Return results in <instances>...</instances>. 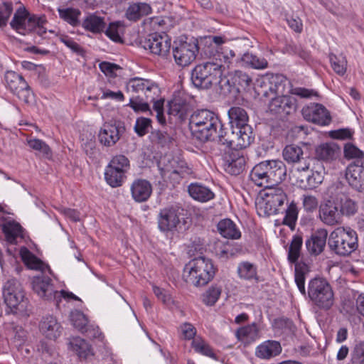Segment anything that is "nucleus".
<instances>
[{
    "mask_svg": "<svg viewBox=\"0 0 364 364\" xmlns=\"http://www.w3.org/2000/svg\"><path fill=\"white\" fill-rule=\"evenodd\" d=\"M188 121L192 135L200 142L213 141L218 138L217 145H232V141L226 138L223 124L215 112L208 109H196L190 115Z\"/></svg>",
    "mask_w": 364,
    "mask_h": 364,
    "instance_id": "f257e3e1",
    "label": "nucleus"
},
{
    "mask_svg": "<svg viewBox=\"0 0 364 364\" xmlns=\"http://www.w3.org/2000/svg\"><path fill=\"white\" fill-rule=\"evenodd\" d=\"M287 176V168L280 160H267L256 164L250 173V178L259 187L269 188L281 183Z\"/></svg>",
    "mask_w": 364,
    "mask_h": 364,
    "instance_id": "f03ea898",
    "label": "nucleus"
},
{
    "mask_svg": "<svg viewBox=\"0 0 364 364\" xmlns=\"http://www.w3.org/2000/svg\"><path fill=\"white\" fill-rule=\"evenodd\" d=\"M312 306L321 311H329L335 303V295L330 283L323 277H315L309 280L306 294Z\"/></svg>",
    "mask_w": 364,
    "mask_h": 364,
    "instance_id": "7ed1b4c3",
    "label": "nucleus"
},
{
    "mask_svg": "<svg viewBox=\"0 0 364 364\" xmlns=\"http://www.w3.org/2000/svg\"><path fill=\"white\" fill-rule=\"evenodd\" d=\"M215 274V268L210 259L198 257L190 261L184 268L183 277L188 284L203 287L210 282Z\"/></svg>",
    "mask_w": 364,
    "mask_h": 364,
    "instance_id": "20e7f679",
    "label": "nucleus"
},
{
    "mask_svg": "<svg viewBox=\"0 0 364 364\" xmlns=\"http://www.w3.org/2000/svg\"><path fill=\"white\" fill-rule=\"evenodd\" d=\"M3 296L6 305L10 310L9 313L22 316L29 315V301L16 279H9L4 284Z\"/></svg>",
    "mask_w": 364,
    "mask_h": 364,
    "instance_id": "39448f33",
    "label": "nucleus"
},
{
    "mask_svg": "<svg viewBox=\"0 0 364 364\" xmlns=\"http://www.w3.org/2000/svg\"><path fill=\"white\" fill-rule=\"evenodd\" d=\"M303 245V238L300 235L292 237L288 250L287 259L290 264H294V280L299 291L302 295L306 294L305 280L310 272V267L305 262L299 261Z\"/></svg>",
    "mask_w": 364,
    "mask_h": 364,
    "instance_id": "423d86ee",
    "label": "nucleus"
},
{
    "mask_svg": "<svg viewBox=\"0 0 364 364\" xmlns=\"http://www.w3.org/2000/svg\"><path fill=\"white\" fill-rule=\"evenodd\" d=\"M328 247L333 252L340 256L349 255L358 248V237L350 228H336L328 237Z\"/></svg>",
    "mask_w": 364,
    "mask_h": 364,
    "instance_id": "0eeeda50",
    "label": "nucleus"
},
{
    "mask_svg": "<svg viewBox=\"0 0 364 364\" xmlns=\"http://www.w3.org/2000/svg\"><path fill=\"white\" fill-rule=\"evenodd\" d=\"M223 75L222 65L217 62L208 61L197 65L191 72V82L198 88L208 89L220 82Z\"/></svg>",
    "mask_w": 364,
    "mask_h": 364,
    "instance_id": "6e6552de",
    "label": "nucleus"
},
{
    "mask_svg": "<svg viewBox=\"0 0 364 364\" xmlns=\"http://www.w3.org/2000/svg\"><path fill=\"white\" fill-rule=\"evenodd\" d=\"M264 193L257 204L259 215L269 216L278 214L287 201V196L281 187L264 188Z\"/></svg>",
    "mask_w": 364,
    "mask_h": 364,
    "instance_id": "1a4fd4ad",
    "label": "nucleus"
},
{
    "mask_svg": "<svg viewBox=\"0 0 364 364\" xmlns=\"http://www.w3.org/2000/svg\"><path fill=\"white\" fill-rule=\"evenodd\" d=\"M222 156L223 167L225 171L233 176H238L245 168L246 159L242 152L233 149L232 145H217Z\"/></svg>",
    "mask_w": 364,
    "mask_h": 364,
    "instance_id": "9d476101",
    "label": "nucleus"
},
{
    "mask_svg": "<svg viewBox=\"0 0 364 364\" xmlns=\"http://www.w3.org/2000/svg\"><path fill=\"white\" fill-rule=\"evenodd\" d=\"M198 43L193 38L179 40L175 42L173 48V55L176 63L182 67L190 65L196 58L198 53Z\"/></svg>",
    "mask_w": 364,
    "mask_h": 364,
    "instance_id": "9b49d317",
    "label": "nucleus"
},
{
    "mask_svg": "<svg viewBox=\"0 0 364 364\" xmlns=\"http://www.w3.org/2000/svg\"><path fill=\"white\" fill-rule=\"evenodd\" d=\"M5 81L9 90L25 102H28L31 90L27 82L22 75L14 71H7L5 74Z\"/></svg>",
    "mask_w": 364,
    "mask_h": 364,
    "instance_id": "f8f14e48",
    "label": "nucleus"
},
{
    "mask_svg": "<svg viewBox=\"0 0 364 364\" xmlns=\"http://www.w3.org/2000/svg\"><path fill=\"white\" fill-rule=\"evenodd\" d=\"M303 117L308 122L320 126H326L331 122L328 110L321 104L310 103L301 109Z\"/></svg>",
    "mask_w": 364,
    "mask_h": 364,
    "instance_id": "ddd939ff",
    "label": "nucleus"
},
{
    "mask_svg": "<svg viewBox=\"0 0 364 364\" xmlns=\"http://www.w3.org/2000/svg\"><path fill=\"white\" fill-rule=\"evenodd\" d=\"M143 48L151 53L161 57H166L171 48V38L167 35H160L156 33L149 34L143 41Z\"/></svg>",
    "mask_w": 364,
    "mask_h": 364,
    "instance_id": "4468645a",
    "label": "nucleus"
},
{
    "mask_svg": "<svg viewBox=\"0 0 364 364\" xmlns=\"http://www.w3.org/2000/svg\"><path fill=\"white\" fill-rule=\"evenodd\" d=\"M181 209L176 206L161 209L158 216V227L161 232H173L181 223Z\"/></svg>",
    "mask_w": 364,
    "mask_h": 364,
    "instance_id": "2eb2a0df",
    "label": "nucleus"
},
{
    "mask_svg": "<svg viewBox=\"0 0 364 364\" xmlns=\"http://www.w3.org/2000/svg\"><path fill=\"white\" fill-rule=\"evenodd\" d=\"M125 131L124 126L119 122H105L100 130V142L105 146H114Z\"/></svg>",
    "mask_w": 364,
    "mask_h": 364,
    "instance_id": "dca6fc26",
    "label": "nucleus"
},
{
    "mask_svg": "<svg viewBox=\"0 0 364 364\" xmlns=\"http://www.w3.org/2000/svg\"><path fill=\"white\" fill-rule=\"evenodd\" d=\"M272 97L269 104V112L277 118L284 119L296 109V104L290 97L282 95Z\"/></svg>",
    "mask_w": 364,
    "mask_h": 364,
    "instance_id": "f3484780",
    "label": "nucleus"
},
{
    "mask_svg": "<svg viewBox=\"0 0 364 364\" xmlns=\"http://www.w3.org/2000/svg\"><path fill=\"white\" fill-rule=\"evenodd\" d=\"M286 81V77L282 74L272 75L267 82L264 79L257 81V83H260V89L257 90V92L265 97L283 94Z\"/></svg>",
    "mask_w": 364,
    "mask_h": 364,
    "instance_id": "a211bd4d",
    "label": "nucleus"
},
{
    "mask_svg": "<svg viewBox=\"0 0 364 364\" xmlns=\"http://www.w3.org/2000/svg\"><path fill=\"white\" fill-rule=\"evenodd\" d=\"M32 288L35 293L46 301H53L55 299L56 289L53 280L48 276L41 274L32 279Z\"/></svg>",
    "mask_w": 364,
    "mask_h": 364,
    "instance_id": "6ab92c4d",
    "label": "nucleus"
},
{
    "mask_svg": "<svg viewBox=\"0 0 364 364\" xmlns=\"http://www.w3.org/2000/svg\"><path fill=\"white\" fill-rule=\"evenodd\" d=\"M168 106L170 114L176 116L181 120H183L191 109V99L184 92L178 91L173 94Z\"/></svg>",
    "mask_w": 364,
    "mask_h": 364,
    "instance_id": "aec40b11",
    "label": "nucleus"
},
{
    "mask_svg": "<svg viewBox=\"0 0 364 364\" xmlns=\"http://www.w3.org/2000/svg\"><path fill=\"white\" fill-rule=\"evenodd\" d=\"M346 178L355 189L364 188V163L363 159H355L347 167Z\"/></svg>",
    "mask_w": 364,
    "mask_h": 364,
    "instance_id": "412c9836",
    "label": "nucleus"
},
{
    "mask_svg": "<svg viewBox=\"0 0 364 364\" xmlns=\"http://www.w3.org/2000/svg\"><path fill=\"white\" fill-rule=\"evenodd\" d=\"M319 218L327 225L333 226L342 222V216L333 200H328L320 206Z\"/></svg>",
    "mask_w": 364,
    "mask_h": 364,
    "instance_id": "4be33fe9",
    "label": "nucleus"
},
{
    "mask_svg": "<svg viewBox=\"0 0 364 364\" xmlns=\"http://www.w3.org/2000/svg\"><path fill=\"white\" fill-rule=\"evenodd\" d=\"M327 237L328 231L326 229H318L305 242L307 252L313 256L319 255L324 250Z\"/></svg>",
    "mask_w": 364,
    "mask_h": 364,
    "instance_id": "5701e85b",
    "label": "nucleus"
},
{
    "mask_svg": "<svg viewBox=\"0 0 364 364\" xmlns=\"http://www.w3.org/2000/svg\"><path fill=\"white\" fill-rule=\"evenodd\" d=\"M341 152L340 147L333 142H326L316 146L314 159L325 163H331L337 159Z\"/></svg>",
    "mask_w": 364,
    "mask_h": 364,
    "instance_id": "b1692460",
    "label": "nucleus"
},
{
    "mask_svg": "<svg viewBox=\"0 0 364 364\" xmlns=\"http://www.w3.org/2000/svg\"><path fill=\"white\" fill-rule=\"evenodd\" d=\"M130 191L134 201L142 203L146 201L150 198L152 193V186L149 181L138 178L132 182Z\"/></svg>",
    "mask_w": 364,
    "mask_h": 364,
    "instance_id": "393cba45",
    "label": "nucleus"
},
{
    "mask_svg": "<svg viewBox=\"0 0 364 364\" xmlns=\"http://www.w3.org/2000/svg\"><path fill=\"white\" fill-rule=\"evenodd\" d=\"M40 331L48 339L55 340L62 332V326L55 317L48 315L43 316L40 325Z\"/></svg>",
    "mask_w": 364,
    "mask_h": 364,
    "instance_id": "a878e982",
    "label": "nucleus"
},
{
    "mask_svg": "<svg viewBox=\"0 0 364 364\" xmlns=\"http://www.w3.org/2000/svg\"><path fill=\"white\" fill-rule=\"evenodd\" d=\"M261 328L256 322L245 326L239 328L236 332L235 336L238 341L243 343L245 345H249L260 338Z\"/></svg>",
    "mask_w": 364,
    "mask_h": 364,
    "instance_id": "bb28decb",
    "label": "nucleus"
},
{
    "mask_svg": "<svg viewBox=\"0 0 364 364\" xmlns=\"http://www.w3.org/2000/svg\"><path fill=\"white\" fill-rule=\"evenodd\" d=\"M282 352L279 342L268 340L259 344L255 350V355L261 359L268 360L278 355Z\"/></svg>",
    "mask_w": 364,
    "mask_h": 364,
    "instance_id": "cd10ccee",
    "label": "nucleus"
},
{
    "mask_svg": "<svg viewBox=\"0 0 364 364\" xmlns=\"http://www.w3.org/2000/svg\"><path fill=\"white\" fill-rule=\"evenodd\" d=\"M127 172L115 168L113 164H107L105 169V179L112 188H118L123 185L127 178Z\"/></svg>",
    "mask_w": 364,
    "mask_h": 364,
    "instance_id": "c85d7f7f",
    "label": "nucleus"
},
{
    "mask_svg": "<svg viewBox=\"0 0 364 364\" xmlns=\"http://www.w3.org/2000/svg\"><path fill=\"white\" fill-rule=\"evenodd\" d=\"M236 129L237 131L236 132L235 139H230L229 136L227 137L232 141V147L235 146L240 149H245L249 146L255 139L252 127L249 124H246Z\"/></svg>",
    "mask_w": 364,
    "mask_h": 364,
    "instance_id": "c756f323",
    "label": "nucleus"
},
{
    "mask_svg": "<svg viewBox=\"0 0 364 364\" xmlns=\"http://www.w3.org/2000/svg\"><path fill=\"white\" fill-rule=\"evenodd\" d=\"M189 196L195 200L205 203L214 198V193L200 183H191L188 186Z\"/></svg>",
    "mask_w": 364,
    "mask_h": 364,
    "instance_id": "7c9ffc66",
    "label": "nucleus"
},
{
    "mask_svg": "<svg viewBox=\"0 0 364 364\" xmlns=\"http://www.w3.org/2000/svg\"><path fill=\"white\" fill-rule=\"evenodd\" d=\"M1 230L6 240L10 244H16L17 238L23 237V228L15 220H9L2 224Z\"/></svg>",
    "mask_w": 364,
    "mask_h": 364,
    "instance_id": "2f4dec72",
    "label": "nucleus"
},
{
    "mask_svg": "<svg viewBox=\"0 0 364 364\" xmlns=\"http://www.w3.org/2000/svg\"><path fill=\"white\" fill-rule=\"evenodd\" d=\"M21 257L23 262L29 269L39 270L42 273L48 271L50 275L53 274L50 266L44 263L29 250L26 249L25 252L22 253Z\"/></svg>",
    "mask_w": 364,
    "mask_h": 364,
    "instance_id": "473e14b6",
    "label": "nucleus"
},
{
    "mask_svg": "<svg viewBox=\"0 0 364 364\" xmlns=\"http://www.w3.org/2000/svg\"><path fill=\"white\" fill-rule=\"evenodd\" d=\"M217 228L220 234L225 238L237 240L241 237V232L230 219L226 218L220 220L218 223Z\"/></svg>",
    "mask_w": 364,
    "mask_h": 364,
    "instance_id": "72a5a7b5",
    "label": "nucleus"
},
{
    "mask_svg": "<svg viewBox=\"0 0 364 364\" xmlns=\"http://www.w3.org/2000/svg\"><path fill=\"white\" fill-rule=\"evenodd\" d=\"M334 201L336 202L342 217L343 215H353L358 210V205L356 202L344 194L337 196Z\"/></svg>",
    "mask_w": 364,
    "mask_h": 364,
    "instance_id": "f704fd0d",
    "label": "nucleus"
},
{
    "mask_svg": "<svg viewBox=\"0 0 364 364\" xmlns=\"http://www.w3.org/2000/svg\"><path fill=\"white\" fill-rule=\"evenodd\" d=\"M151 13V8L146 3H134L130 4L126 11L127 19L136 21L141 17Z\"/></svg>",
    "mask_w": 364,
    "mask_h": 364,
    "instance_id": "c9c22d12",
    "label": "nucleus"
},
{
    "mask_svg": "<svg viewBox=\"0 0 364 364\" xmlns=\"http://www.w3.org/2000/svg\"><path fill=\"white\" fill-rule=\"evenodd\" d=\"M230 123L232 127L236 128L248 124L249 117L246 110L238 106H234L228 112Z\"/></svg>",
    "mask_w": 364,
    "mask_h": 364,
    "instance_id": "e433bc0d",
    "label": "nucleus"
},
{
    "mask_svg": "<svg viewBox=\"0 0 364 364\" xmlns=\"http://www.w3.org/2000/svg\"><path fill=\"white\" fill-rule=\"evenodd\" d=\"M28 17V13L24 7L18 8L10 22L11 27L18 33L26 35V23Z\"/></svg>",
    "mask_w": 364,
    "mask_h": 364,
    "instance_id": "4c0bfd02",
    "label": "nucleus"
},
{
    "mask_svg": "<svg viewBox=\"0 0 364 364\" xmlns=\"http://www.w3.org/2000/svg\"><path fill=\"white\" fill-rule=\"evenodd\" d=\"M191 347L196 353L218 360V356L214 353L213 348L200 336H197L191 342Z\"/></svg>",
    "mask_w": 364,
    "mask_h": 364,
    "instance_id": "58836bf2",
    "label": "nucleus"
},
{
    "mask_svg": "<svg viewBox=\"0 0 364 364\" xmlns=\"http://www.w3.org/2000/svg\"><path fill=\"white\" fill-rule=\"evenodd\" d=\"M230 80L239 92L247 89L252 82V77L242 70L234 71L230 75Z\"/></svg>",
    "mask_w": 364,
    "mask_h": 364,
    "instance_id": "ea45409f",
    "label": "nucleus"
},
{
    "mask_svg": "<svg viewBox=\"0 0 364 364\" xmlns=\"http://www.w3.org/2000/svg\"><path fill=\"white\" fill-rule=\"evenodd\" d=\"M82 26L85 30L92 33H100L105 30L106 23L104 18L92 14L86 17L82 23Z\"/></svg>",
    "mask_w": 364,
    "mask_h": 364,
    "instance_id": "a19ab883",
    "label": "nucleus"
},
{
    "mask_svg": "<svg viewBox=\"0 0 364 364\" xmlns=\"http://www.w3.org/2000/svg\"><path fill=\"white\" fill-rule=\"evenodd\" d=\"M237 272L238 277L245 280L255 279L257 282L259 280L257 276V267L247 261L242 262L239 263Z\"/></svg>",
    "mask_w": 364,
    "mask_h": 364,
    "instance_id": "79ce46f5",
    "label": "nucleus"
},
{
    "mask_svg": "<svg viewBox=\"0 0 364 364\" xmlns=\"http://www.w3.org/2000/svg\"><path fill=\"white\" fill-rule=\"evenodd\" d=\"M71 349L82 358H87L92 355L91 346L85 339L80 337L74 338L70 342Z\"/></svg>",
    "mask_w": 364,
    "mask_h": 364,
    "instance_id": "37998d69",
    "label": "nucleus"
},
{
    "mask_svg": "<svg viewBox=\"0 0 364 364\" xmlns=\"http://www.w3.org/2000/svg\"><path fill=\"white\" fill-rule=\"evenodd\" d=\"M241 60L247 66L256 70H263L268 67V62L264 57L249 52L242 55Z\"/></svg>",
    "mask_w": 364,
    "mask_h": 364,
    "instance_id": "c03bdc74",
    "label": "nucleus"
},
{
    "mask_svg": "<svg viewBox=\"0 0 364 364\" xmlns=\"http://www.w3.org/2000/svg\"><path fill=\"white\" fill-rule=\"evenodd\" d=\"M303 155L302 149L296 145H288L283 150V157L288 163L300 164L304 159Z\"/></svg>",
    "mask_w": 364,
    "mask_h": 364,
    "instance_id": "a18cd8bd",
    "label": "nucleus"
},
{
    "mask_svg": "<svg viewBox=\"0 0 364 364\" xmlns=\"http://www.w3.org/2000/svg\"><path fill=\"white\" fill-rule=\"evenodd\" d=\"M160 88L158 84L152 80L145 79L143 92H141L142 97L146 101L154 100L160 95Z\"/></svg>",
    "mask_w": 364,
    "mask_h": 364,
    "instance_id": "49530a36",
    "label": "nucleus"
},
{
    "mask_svg": "<svg viewBox=\"0 0 364 364\" xmlns=\"http://www.w3.org/2000/svg\"><path fill=\"white\" fill-rule=\"evenodd\" d=\"M28 146L38 151L42 157L50 159L52 156V151L50 146L43 140L33 138L27 140Z\"/></svg>",
    "mask_w": 364,
    "mask_h": 364,
    "instance_id": "de8ad7c7",
    "label": "nucleus"
},
{
    "mask_svg": "<svg viewBox=\"0 0 364 364\" xmlns=\"http://www.w3.org/2000/svg\"><path fill=\"white\" fill-rule=\"evenodd\" d=\"M329 60L332 69L336 74L341 76L345 75L347 70L348 62L346 58L344 55H337L333 53H330Z\"/></svg>",
    "mask_w": 364,
    "mask_h": 364,
    "instance_id": "09e8293b",
    "label": "nucleus"
},
{
    "mask_svg": "<svg viewBox=\"0 0 364 364\" xmlns=\"http://www.w3.org/2000/svg\"><path fill=\"white\" fill-rule=\"evenodd\" d=\"M217 50V56L216 60H219L220 63L218 64L222 65V68H229L231 64L235 60V53L232 49L228 47H221Z\"/></svg>",
    "mask_w": 364,
    "mask_h": 364,
    "instance_id": "8fccbe9b",
    "label": "nucleus"
},
{
    "mask_svg": "<svg viewBox=\"0 0 364 364\" xmlns=\"http://www.w3.org/2000/svg\"><path fill=\"white\" fill-rule=\"evenodd\" d=\"M222 293V288L217 285H212L202 295V301L206 306H213L219 299Z\"/></svg>",
    "mask_w": 364,
    "mask_h": 364,
    "instance_id": "3c124183",
    "label": "nucleus"
},
{
    "mask_svg": "<svg viewBox=\"0 0 364 364\" xmlns=\"http://www.w3.org/2000/svg\"><path fill=\"white\" fill-rule=\"evenodd\" d=\"M144 81V78L137 77L129 79L126 85L127 92L132 96L142 97L141 92H143Z\"/></svg>",
    "mask_w": 364,
    "mask_h": 364,
    "instance_id": "603ef678",
    "label": "nucleus"
},
{
    "mask_svg": "<svg viewBox=\"0 0 364 364\" xmlns=\"http://www.w3.org/2000/svg\"><path fill=\"white\" fill-rule=\"evenodd\" d=\"M70 318L73 326L81 332H84V330L89 324L87 317L79 310L71 311Z\"/></svg>",
    "mask_w": 364,
    "mask_h": 364,
    "instance_id": "864d4df0",
    "label": "nucleus"
},
{
    "mask_svg": "<svg viewBox=\"0 0 364 364\" xmlns=\"http://www.w3.org/2000/svg\"><path fill=\"white\" fill-rule=\"evenodd\" d=\"M325 168L320 166L317 170L312 169L311 175L307 177V188L314 189L318 187L323 181Z\"/></svg>",
    "mask_w": 364,
    "mask_h": 364,
    "instance_id": "5fc2aeb1",
    "label": "nucleus"
},
{
    "mask_svg": "<svg viewBox=\"0 0 364 364\" xmlns=\"http://www.w3.org/2000/svg\"><path fill=\"white\" fill-rule=\"evenodd\" d=\"M282 213L285 211V216L284 218L283 223L289 227L294 226L298 217V209L296 203L292 200L288 205L287 209L282 208Z\"/></svg>",
    "mask_w": 364,
    "mask_h": 364,
    "instance_id": "6e6d98bb",
    "label": "nucleus"
},
{
    "mask_svg": "<svg viewBox=\"0 0 364 364\" xmlns=\"http://www.w3.org/2000/svg\"><path fill=\"white\" fill-rule=\"evenodd\" d=\"M197 330L191 323L185 322L180 325L178 328V336L182 340L191 341L196 337Z\"/></svg>",
    "mask_w": 364,
    "mask_h": 364,
    "instance_id": "4d7b16f0",
    "label": "nucleus"
},
{
    "mask_svg": "<svg viewBox=\"0 0 364 364\" xmlns=\"http://www.w3.org/2000/svg\"><path fill=\"white\" fill-rule=\"evenodd\" d=\"M57 36H58L60 41L65 44L73 53L80 56L85 55V52L84 49L72 38L65 34H57Z\"/></svg>",
    "mask_w": 364,
    "mask_h": 364,
    "instance_id": "13d9d810",
    "label": "nucleus"
},
{
    "mask_svg": "<svg viewBox=\"0 0 364 364\" xmlns=\"http://www.w3.org/2000/svg\"><path fill=\"white\" fill-rule=\"evenodd\" d=\"M144 100L145 98L144 97L132 96L127 105L132 107L136 113L145 112L147 111L151 113L149 105L147 102H145Z\"/></svg>",
    "mask_w": 364,
    "mask_h": 364,
    "instance_id": "bf43d9fd",
    "label": "nucleus"
},
{
    "mask_svg": "<svg viewBox=\"0 0 364 364\" xmlns=\"http://www.w3.org/2000/svg\"><path fill=\"white\" fill-rule=\"evenodd\" d=\"M123 29L120 22L110 23L108 28L105 31V34L113 41L116 43H122V39L120 33Z\"/></svg>",
    "mask_w": 364,
    "mask_h": 364,
    "instance_id": "052dcab7",
    "label": "nucleus"
},
{
    "mask_svg": "<svg viewBox=\"0 0 364 364\" xmlns=\"http://www.w3.org/2000/svg\"><path fill=\"white\" fill-rule=\"evenodd\" d=\"M59 14L61 18L72 26H77L79 23L78 16L80 12L78 10L68 8L59 10Z\"/></svg>",
    "mask_w": 364,
    "mask_h": 364,
    "instance_id": "680f3d73",
    "label": "nucleus"
},
{
    "mask_svg": "<svg viewBox=\"0 0 364 364\" xmlns=\"http://www.w3.org/2000/svg\"><path fill=\"white\" fill-rule=\"evenodd\" d=\"M151 119L143 117H138L134 125V131L139 136H143L149 132L151 127Z\"/></svg>",
    "mask_w": 364,
    "mask_h": 364,
    "instance_id": "e2e57ef3",
    "label": "nucleus"
},
{
    "mask_svg": "<svg viewBox=\"0 0 364 364\" xmlns=\"http://www.w3.org/2000/svg\"><path fill=\"white\" fill-rule=\"evenodd\" d=\"M108 164H113L115 166V168H120V170L125 171L127 173L130 169L129 159L124 154L114 156Z\"/></svg>",
    "mask_w": 364,
    "mask_h": 364,
    "instance_id": "0e129e2a",
    "label": "nucleus"
},
{
    "mask_svg": "<svg viewBox=\"0 0 364 364\" xmlns=\"http://www.w3.org/2000/svg\"><path fill=\"white\" fill-rule=\"evenodd\" d=\"M13 12V4L11 2H4L0 4V28L7 25V22Z\"/></svg>",
    "mask_w": 364,
    "mask_h": 364,
    "instance_id": "69168bd1",
    "label": "nucleus"
},
{
    "mask_svg": "<svg viewBox=\"0 0 364 364\" xmlns=\"http://www.w3.org/2000/svg\"><path fill=\"white\" fill-rule=\"evenodd\" d=\"M150 136L154 142L159 144L162 146L169 144L172 139L166 132L161 130L152 131Z\"/></svg>",
    "mask_w": 364,
    "mask_h": 364,
    "instance_id": "338daca9",
    "label": "nucleus"
},
{
    "mask_svg": "<svg viewBox=\"0 0 364 364\" xmlns=\"http://www.w3.org/2000/svg\"><path fill=\"white\" fill-rule=\"evenodd\" d=\"M351 364H364V341L355 346L351 353Z\"/></svg>",
    "mask_w": 364,
    "mask_h": 364,
    "instance_id": "774afa93",
    "label": "nucleus"
}]
</instances>
